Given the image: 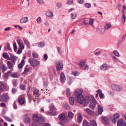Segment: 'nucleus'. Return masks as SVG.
Returning <instances> with one entry per match:
<instances>
[{"label": "nucleus", "mask_w": 126, "mask_h": 126, "mask_svg": "<svg viewBox=\"0 0 126 126\" xmlns=\"http://www.w3.org/2000/svg\"><path fill=\"white\" fill-rule=\"evenodd\" d=\"M91 123L92 126H97V124L96 121L94 120L91 121Z\"/></svg>", "instance_id": "37"}, {"label": "nucleus", "mask_w": 126, "mask_h": 126, "mask_svg": "<svg viewBox=\"0 0 126 126\" xmlns=\"http://www.w3.org/2000/svg\"><path fill=\"white\" fill-rule=\"evenodd\" d=\"M29 71V69L28 68H25L23 72V74H26Z\"/></svg>", "instance_id": "59"}, {"label": "nucleus", "mask_w": 126, "mask_h": 126, "mask_svg": "<svg viewBox=\"0 0 126 126\" xmlns=\"http://www.w3.org/2000/svg\"><path fill=\"white\" fill-rule=\"evenodd\" d=\"M28 20V18L27 17H24L21 18L20 20V22L21 23L23 24L27 22Z\"/></svg>", "instance_id": "13"}, {"label": "nucleus", "mask_w": 126, "mask_h": 126, "mask_svg": "<svg viewBox=\"0 0 126 126\" xmlns=\"http://www.w3.org/2000/svg\"><path fill=\"white\" fill-rule=\"evenodd\" d=\"M112 58L114 62L118 63H122V62L118 58H117L115 56L112 57Z\"/></svg>", "instance_id": "23"}, {"label": "nucleus", "mask_w": 126, "mask_h": 126, "mask_svg": "<svg viewBox=\"0 0 126 126\" xmlns=\"http://www.w3.org/2000/svg\"><path fill=\"white\" fill-rule=\"evenodd\" d=\"M91 100H92V99H91L90 97L89 96L86 97L85 99L84 102V106H87Z\"/></svg>", "instance_id": "11"}, {"label": "nucleus", "mask_w": 126, "mask_h": 126, "mask_svg": "<svg viewBox=\"0 0 126 126\" xmlns=\"http://www.w3.org/2000/svg\"><path fill=\"white\" fill-rule=\"evenodd\" d=\"M28 61L31 65L33 67L37 66L39 64V62L33 58H31L29 59Z\"/></svg>", "instance_id": "3"}, {"label": "nucleus", "mask_w": 126, "mask_h": 126, "mask_svg": "<svg viewBox=\"0 0 126 126\" xmlns=\"http://www.w3.org/2000/svg\"><path fill=\"white\" fill-rule=\"evenodd\" d=\"M37 21L38 24H40L42 22V19L40 17H39L37 18Z\"/></svg>", "instance_id": "54"}, {"label": "nucleus", "mask_w": 126, "mask_h": 126, "mask_svg": "<svg viewBox=\"0 0 126 126\" xmlns=\"http://www.w3.org/2000/svg\"><path fill=\"white\" fill-rule=\"evenodd\" d=\"M83 125L84 126H90V123L86 120L83 121Z\"/></svg>", "instance_id": "30"}, {"label": "nucleus", "mask_w": 126, "mask_h": 126, "mask_svg": "<svg viewBox=\"0 0 126 126\" xmlns=\"http://www.w3.org/2000/svg\"><path fill=\"white\" fill-rule=\"evenodd\" d=\"M39 117L37 115L35 114L32 117L33 121L34 122H37Z\"/></svg>", "instance_id": "20"}, {"label": "nucleus", "mask_w": 126, "mask_h": 126, "mask_svg": "<svg viewBox=\"0 0 126 126\" xmlns=\"http://www.w3.org/2000/svg\"><path fill=\"white\" fill-rule=\"evenodd\" d=\"M91 98H92V100L89 105V107L91 109H93L95 107L96 104L97 103V102L94 99L93 96L91 95Z\"/></svg>", "instance_id": "5"}, {"label": "nucleus", "mask_w": 126, "mask_h": 126, "mask_svg": "<svg viewBox=\"0 0 126 126\" xmlns=\"http://www.w3.org/2000/svg\"><path fill=\"white\" fill-rule=\"evenodd\" d=\"M98 114L101 115L103 111V108L102 106L99 105L98 106Z\"/></svg>", "instance_id": "12"}, {"label": "nucleus", "mask_w": 126, "mask_h": 126, "mask_svg": "<svg viewBox=\"0 0 126 126\" xmlns=\"http://www.w3.org/2000/svg\"><path fill=\"white\" fill-rule=\"evenodd\" d=\"M85 64V63L84 62H81L78 64V66L81 68L83 67Z\"/></svg>", "instance_id": "33"}, {"label": "nucleus", "mask_w": 126, "mask_h": 126, "mask_svg": "<svg viewBox=\"0 0 126 126\" xmlns=\"http://www.w3.org/2000/svg\"><path fill=\"white\" fill-rule=\"evenodd\" d=\"M109 94L110 95H113L114 94V92L113 91H111L109 92Z\"/></svg>", "instance_id": "60"}, {"label": "nucleus", "mask_w": 126, "mask_h": 126, "mask_svg": "<svg viewBox=\"0 0 126 126\" xmlns=\"http://www.w3.org/2000/svg\"><path fill=\"white\" fill-rule=\"evenodd\" d=\"M101 118L107 124L109 125V121L107 117L104 116H102Z\"/></svg>", "instance_id": "21"}, {"label": "nucleus", "mask_w": 126, "mask_h": 126, "mask_svg": "<svg viewBox=\"0 0 126 126\" xmlns=\"http://www.w3.org/2000/svg\"><path fill=\"white\" fill-rule=\"evenodd\" d=\"M108 68L107 64L105 63L102 64L100 67V69L102 71H104L108 70Z\"/></svg>", "instance_id": "10"}, {"label": "nucleus", "mask_w": 126, "mask_h": 126, "mask_svg": "<svg viewBox=\"0 0 126 126\" xmlns=\"http://www.w3.org/2000/svg\"><path fill=\"white\" fill-rule=\"evenodd\" d=\"M34 93L38 96H39L40 95L39 90L36 88H35L34 89Z\"/></svg>", "instance_id": "39"}, {"label": "nucleus", "mask_w": 126, "mask_h": 126, "mask_svg": "<svg viewBox=\"0 0 126 126\" xmlns=\"http://www.w3.org/2000/svg\"><path fill=\"white\" fill-rule=\"evenodd\" d=\"M9 99V97L8 95L6 94H4L0 95V101L6 102Z\"/></svg>", "instance_id": "4"}, {"label": "nucleus", "mask_w": 126, "mask_h": 126, "mask_svg": "<svg viewBox=\"0 0 126 126\" xmlns=\"http://www.w3.org/2000/svg\"><path fill=\"white\" fill-rule=\"evenodd\" d=\"M68 115L70 118H72L73 117L74 115L72 112L70 111L68 112Z\"/></svg>", "instance_id": "34"}, {"label": "nucleus", "mask_w": 126, "mask_h": 126, "mask_svg": "<svg viewBox=\"0 0 126 126\" xmlns=\"http://www.w3.org/2000/svg\"><path fill=\"white\" fill-rule=\"evenodd\" d=\"M113 53L116 56L119 57V54L118 52L116 51L115 50L113 51Z\"/></svg>", "instance_id": "55"}, {"label": "nucleus", "mask_w": 126, "mask_h": 126, "mask_svg": "<svg viewBox=\"0 0 126 126\" xmlns=\"http://www.w3.org/2000/svg\"><path fill=\"white\" fill-rule=\"evenodd\" d=\"M71 16L72 19H75L77 16V15L75 13H73L71 15Z\"/></svg>", "instance_id": "31"}, {"label": "nucleus", "mask_w": 126, "mask_h": 126, "mask_svg": "<svg viewBox=\"0 0 126 126\" xmlns=\"http://www.w3.org/2000/svg\"><path fill=\"white\" fill-rule=\"evenodd\" d=\"M0 106L1 107H4L5 106V104L4 103L2 102L0 104Z\"/></svg>", "instance_id": "64"}, {"label": "nucleus", "mask_w": 126, "mask_h": 126, "mask_svg": "<svg viewBox=\"0 0 126 126\" xmlns=\"http://www.w3.org/2000/svg\"><path fill=\"white\" fill-rule=\"evenodd\" d=\"M119 117V115L118 113H116L114 115V118L117 119Z\"/></svg>", "instance_id": "58"}, {"label": "nucleus", "mask_w": 126, "mask_h": 126, "mask_svg": "<svg viewBox=\"0 0 126 126\" xmlns=\"http://www.w3.org/2000/svg\"><path fill=\"white\" fill-rule=\"evenodd\" d=\"M12 70H11L6 73L4 75V77L5 78H7L8 77L9 75L11 74L12 73Z\"/></svg>", "instance_id": "28"}, {"label": "nucleus", "mask_w": 126, "mask_h": 126, "mask_svg": "<svg viewBox=\"0 0 126 126\" xmlns=\"http://www.w3.org/2000/svg\"><path fill=\"white\" fill-rule=\"evenodd\" d=\"M45 45L44 43L41 42L39 43L38 45V47L40 48H42Z\"/></svg>", "instance_id": "41"}, {"label": "nucleus", "mask_w": 126, "mask_h": 126, "mask_svg": "<svg viewBox=\"0 0 126 126\" xmlns=\"http://www.w3.org/2000/svg\"><path fill=\"white\" fill-rule=\"evenodd\" d=\"M0 84H1L4 89H5L6 88V84L5 83H3L2 82L0 81Z\"/></svg>", "instance_id": "57"}, {"label": "nucleus", "mask_w": 126, "mask_h": 126, "mask_svg": "<svg viewBox=\"0 0 126 126\" xmlns=\"http://www.w3.org/2000/svg\"><path fill=\"white\" fill-rule=\"evenodd\" d=\"M23 40L24 43L26 44V45L28 47H30V44L28 40L25 39H24Z\"/></svg>", "instance_id": "32"}, {"label": "nucleus", "mask_w": 126, "mask_h": 126, "mask_svg": "<svg viewBox=\"0 0 126 126\" xmlns=\"http://www.w3.org/2000/svg\"><path fill=\"white\" fill-rule=\"evenodd\" d=\"M69 101L70 104L72 105H73L74 101L73 97H71L69 99Z\"/></svg>", "instance_id": "26"}, {"label": "nucleus", "mask_w": 126, "mask_h": 126, "mask_svg": "<svg viewBox=\"0 0 126 126\" xmlns=\"http://www.w3.org/2000/svg\"><path fill=\"white\" fill-rule=\"evenodd\" d=\"M17 42L19 46V48L21 49H23L24 48V46L23 43L22 41L19 39L17 40Z\"/></svg>", "instance_id": "9"}, {"label": "nucleus", "mask_w": 126, "mask_h": 126, "mask_svg": "<svg viewBox=\"0 0 126 126\" xmlns=\"http://www.w3.org/2000/svg\"><path fill=\"white\" fill-rule=\"evenodd\" d=\"M46 15L48 17H52L53 16V13L51 11L48 10L47 11L46 13Z\"/></svg>", "instance_id": "14"}, {"label": "nucleus", "mask_w": 126, "mask_h": 126, "mask_svg": "<svg viewBox=\"0 0 126 126\" xmlns=\"http://www.w3.org/2000/svg\"><path fill=\"white\" fill-rule=\"evenodd\" d=\"M94 19L91 18L90 19L89 21V24L92 26V27H94L93 22H94Z\"/></svg>", "instance_id": "40"}, {"label": "nucleus", "mask_w": 126, "mask_h": 126, "mask_svg": "<svg viewBox=\"0 0 126 126\" xmlns=\"http://www.w3.org/2000/svg\"><path fill=\"white\" fill-rule=\"evenodd\" d=\"M37 2L40 4H43L45 3L43 0H36Z\"/></svg>", "instance_id": "53"}, {"label": "nucleus", "mask_w": 126, "mask_h": 126, "mask_svg": "<svg viewBox=\"0 0 126 126\" xmlns=\"http://www.w3.org/2000/svg\"><path fill=\"white\" fill-rule=\"evenodd\" d=\"M50 111H48L47 112V113L48 114H52L53 113V111L54 110V106L52 105H51L49 107Z\"/></svg>", "instance_id": "19"}, {"label": "nucleus", "mask_w": 126, "mask_h": 126, "mask_svg": "<svg viewBox=\"0 0 126 126\" xmlns=\"http://www.w3.org/2000/svg\"><path fill=\"white\" fill-rule=\"evenodd\" d=\"M59 118L60 121V123L63 126H64V125L63 123H61V121H64V122L67 123L69 120V119L65 118V114L64 113H62L59 115Z\"/></svg>", "instance_id": "2"}, {"label": "nucleus", "mask_w": 126, "mask_h": 126, "mask_svg": "<svg viewBox=\"0 0 126 126\" xmlns=\"http://www.w3.org/2000/svg\"><path fill=\"white\" fill-rule=\"evenodd\" d=\"M111 87L113 90L118 91H121L122 90V87L117 84H113L111 85Z\"/></svg>", "instance_id": "6"}, {"label": "nucleus", "mask_w": 126, "mask_h": 126, "mask_svg": "<svg viewBox=\"0 0 126 126\" xmlns=\"http://www.w3.org/2000/svg\"><path fill=\"white\" fill-rule=\"evenodd\" d=\"M18 58V57L15 56L11 55L10 57L9 60H10L12 62H15Z\"/></svg>", "instance_id": "15"}, {"label": "nucleus", "mask_w": 126, "mask_h": 126, "mask_svg": "<svg viewBox=\"0 0 126 126\" xmlns=\"http://www.w3.org/2000/svg\"><path fill=\"white\" fill-rule=\"evenodd\" d=\"M97 92L100 98L101 99H104V94L102 93L101 90L99 89L98 90Z\"/></svg>", "instance_id": "16"}, {"label": "nucleus", "mask_w": 126, "mask_h": 126, "mask_svg": "<svg viewBox=\"0 0 126 126\" xmlns=\"http://www.w3.org/2000/svg\"><path fill=\"white\" fill-rule=\"evenodd\" d=\"M7 64L9 68L11 69L13 67V65L12 63L9 61H7Z\"/></svg>", "instance_id": "29"}, {"label": "nucleus", "mask_w": 126, "mask_h": 126, "mask_svg": "<svg viewBox=\"0 0 126 126\" xmlns=\"http://www.w3.org/2000/svg\"><path fill=\"white\" fill-rule=\"evenodd\" d=\"M66 95L67 97H69L71 95L70 90L69 88H68L66 90Z\"/></svg>", "instance_id": "43"}, {"label": "nucleus", "mask_w": 126, "mask_h": 126, "mask_svg": "<svg viewBox=\"0 0 126 126\" xmlns=\"http://www.w3.org/2000/svg\"><path fill=\"white\" fill-rule=\"evenodd\" d=\"M17 91L16 89L15 88H13L12 90V92L13 93H15Z\"/></svg>", "instance_id": "63"}, {"label": "nucleus", "mask_w": 126, "mask_h": 126, "mask_svg": "<svg viewBox=\"0 0 126 126\" xmlns=\"http://www.w3.org/2000/svg\"><path fill=\"white\" fill-rule=\"evenodd\" d=\"M82 119V117L81 115L80 114H78L77 120L79 122H81Z\"/></svg>", "instance_id": "25"}, {"label": "nucleus", "mask_w": 126, "mask_h": 126, "mask_svg": "<svg viewBox=\"0 0 126 126\" xmlns=\"http://www.w3.org/2000/svg\"><path fill=\"white\" fill-rule=\"evenodd\" d=\"M11 76L14 78H17L18 77V75L17 73H15L11 75Z\"/></svg>", "instance_id": "38"}, {"label": "nucleus", "mask_w": 126, "mask_h": 126, "mask_svg": "<svg viewBox=\"0 0 126 126\" xmlns=\"http://www.w3.org/2000/svg\"><path fill=\"white\" fill-rule=\"evenodd\" d=\"M122 20L123 23H124L126 21V16L125 15H123L122 17Z\"/></svg>", "instance_id": "44"}, {"label": "nucleus", "mask_w": 126, "mask_h": 126, "mask_svg": "<svg viewBox=\"0 0 126 126\" xmlns=\"http://www.w3.org/2000/svg\"><path fill=\"white\" fill-rule=\"evenodd\" d=\"M45 120L44 118L41 117H39L37 123L39 124L42 125L45 122Z\"/></svg>", "instance_id": "18"}, {"label": "nucleus", "mask_w": 126, "mask_h": 126, "mask_svg": "<svg viewBox=\"0 0 126 126\" xmlns=\"http://www.w3.org/2000/svg\"><path fill=\"white\" fill-rule=\"evenodd\" d=\"M62 6V4L60 2H58L57 3V7L58 9L61 8Z\"/></svg>", "instance_id": "52"}, {"label": "nucleus", "mask_w": 126, "mask_h": 126, "mask_svg": "<svg viewBox=\"0 0 126 126\" xmlns=\"http://www.w3.org/2000/svg\"><path fill=\"white\" fill-rule=\"evenodd\" d=\"M84 6L86 8H89L91 7V5L88 3H86L84 4Z\"/></svg>", "instance_id": "51"}, {"label": "nucleus", "mask_w": 126, "mask_h": 126, "mask_svg": "<svg viewBox=\"0 0 126 126\" xmlns=\"http://www.w3.org/2000/svg\"><path fill=\"white\" fill-rule=\"evenodd\" d=\"M64 108L67 110H69L70 109V107L67 104H65L63 105Z\"/></svg>", "instance_id": "35"}, {"label": "nucleus", "mask_w": 126, "mask_h": 126, "mask_svg": "<svg viewBox=\"0 0 126 126\" xmlns=\"http://www.w3.org/2000/svg\"><path fill=\"white\" fill-rule=\"evenodd\" d=\"M2 68V71L3 72L6 71L7 69V67L4 64H3Z\"/></svg>", "instance_id": "42"}, {"label": "nucleus", "mask_w": 126, "mask_h": 126, "mask_svg": "<svg viewBox=\"0 0 126 126\" xmlns=\"http://www.w3.org/2000/svg\"><path fill=\"white\" fill-rule=\"evenodd\" d=\"M73 2V0H68L66 3L68 4L71 5L72 4Z\"/></svg>", "instance_id": "48"}, {"label": "nucleus", "mask_w": 126, "mask_h": 126, "mask_svg": "<svg viewBox=\"0 0 126 126\" xmlns=\"http://www.w3.org/2000/svg\"><path fill=\"white\" fill-rule=\"evenodd\" d=\"M3 118L6 120L8 121L9 122H12V120L10 118L7 116H3Z\"/></svg>", "instance_id": "45"}, {"label": "nucleus", "mask_w": 126, "mask_h": 126, "mask_svg": "<svg viewBox=\"0 0 126 126\" xmlns=\"http://www.w3.org/2000/svg\"><path fill=\"white\" fill-rule=\"evenodd\" d=\"M123 120L122 119H119L117 123V125L118 126H119L121 125L122 123L123 122Z\"/></svg>", "instance_id": "36"}, {"label": "nucleus", "mask_w": 126, "mask_h": 126, "mask_svg": "<svg viewBox=\"0 0 126 126\" xmlns=\"http://www.w3.org/2000/svg\"><path fill=\"white\" fill-rule=\"evenodd\" d=\"M24 64V60H22L20 63L18 65V67L19 69L21 68Z\"/></svg>", "instance_id": "27"}, {"label": "nucleus", "mask_w": 126, "mask_h": 126, "mask_svg": "<svg viewBox=\"0 0 126 126\" xmlns=\"http://www.w3.org/2000/svg\"><path fill=\"white\" fill-rule=\"evenodd\" d=\"M111 27V25L109 23H107L106 24L105 26V29L107 30L110 28Z\"/></svg>", "instance_id": "46"}, {"label": "nucleus", "mask_w": 126, "mask_h": 126, "mask_svg": "<svg viewBox=\"0 0 126 126\" xmlns=\"http://www.w3.org/2000/svg\"><path fill=\"white\" fill-rule=\"evenodd\" d=\"M82 90L80 89L75 91V96L76 97L78 102L81 104H82V102L84 100V96L82 94Z\"/></svg>", "instance_id": "1"}, {"label": "nucleus", "mask_w": 126, "mask_h": 126, "mask_svg": "<svg viewBox=\"0 0 126 126\" xmlns=\"http://www.w3.org/2000/svg\"><path fill=\"white\" fill-rule=\"evenodd\" d=\"M3 56L4 58L8 60H9L10 57L7 53L4 52L3 54Z\"/></svg>", "instance_id": "24"}, {"label": "nucleus", "mask_w": 126, "mask_h": 126, "mask_svg": "<svg viewBox=\"0 0 126 126\" xmlns=\"http://www.w3.org/2000/svg\"><path fill=\"white\" fill-rule=\"evenodd\" d=\"M65 77L64 74L63 73H62L60 74V80L62 83H64L65 80Z\"/></svg>", "instance_id": "17"}, {"label": "nucleus", "mask_w": 126, "mask_h": 126, "mask_svg": "<svg viewBox=\"0 0 126 126\" xmlns=\"http://www.w3.org/2000/svg\"><path fill=\"white\" fill-rule=\"evenodd\" d=\"M22 50L23 49H20L19 48L17 52V54H19L21 53L22 52Z\"/></svg>", "instance_id": "62"}, {"label": "nucleus", "mask_w": 126, "mask_h": 126, "mask_svg": "<svg viewBox=\"0 0 126 126\" xmlns=\"http://www.w3.org/2000/svg\"><path fill=\"white\" fill-rule=\"evenodd\" d=\"M28 95L29 101L31 102L32 100V96L31 94L28 93Z\"/></svg>", "instance_id": "56"}, {"label": "nucleus", "mask_w": 126, "mask_h": 126, "mask_svg": "<svg viewBox=\"0 0 126 126\" xmlns=\"http://www.w3.org/2000/svg\"><path fill=\"white\" fill-rule=\"evenodd\" d=\"M57 70L59 71L61 70L63 68V65L62 62L60 61H58L56 63Z\"/></svg>", "instance_id": "7"}, {"label": "nucleus", "mask_w": 126, "mask_h": 126, "mask_svg": "<svg viewBox=\"0 0 126 126\" xmlns=\"http://www.w3.org/2000/svg\"><path fill=\"white\" fill-rule=\"evenodd\" d=\"M32 55V57L34 58H37L38 57V55L37 53L33 52Z\"/></svg>", "instance_id": "49"}, {"label": "nucleus", "mask_w": 126, "mask_h": 126, "mask_svg": "<svg viewBox=\"0 0 126 126\" xmlns=\"http://www.w3.org/2000/svg\"><path fill=\"white\" fill-rule=\"evenodd\" d=\"M20 88L23 90H24L25 89V86L23 84H21L20 86Z\"/></svg>", "instance_id": "47"}, {"label": "nucleus", "mask_w": 126, "mask_h": 126, "mask_svg": "<svg viewBox=\"0 0 126 126\" xmlns=\"http://www.w3.org/2000/svg\"><path fill=\"white\" fill-rule=\"evenodd\" d=\"M19 102L21 104H23L25 102V95L23 94L22 95L19 96L18 97Z\"/></svg>", "instance_id": "8"}, {"label": "nucleus", "mask_w": 126, "mask_h": 126, "mask_svg": "<svg viewBox=\"0 0 126 126\" xmlns=\"http://www.w3.org/2000/svg\"><path fill=\"white\" fill-rule=\"evenodd\" d=\"M85 110H86L87 112L89 115H94V112L93 111L87 108L85 109Z\"/></svg>", "instance_id": "22"}, {"label": "nucleus", "mask_w": 126, "mask_h": 126, "mask_svg": "<svg viewBox=\"0 0 126 126\" xmlns=\"http://www.w3.org/2000/svg\"><path fill=\"white\" fill-rule=\"evenodd\" d=\"M13 85L14 86L16 87L17 85V84L16 82V81L13 80Z\"/></svg>", "instance_id": "61"}, {"label": "nucleus", "mask_w": 126, "mask_h": 126, "mask_svg": "<svg viewBox=\"0 0 126 126\" xmlns=\"http://www.w3.org/2000/svg\"><path fill=\"white\" fill-rule=\"evenodd\" d=\"M68 82V84H70L72 82V80L71 77H69L67 79Z\"/></svg>", "instance_id": "50"}]
</instances>
